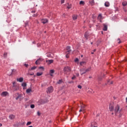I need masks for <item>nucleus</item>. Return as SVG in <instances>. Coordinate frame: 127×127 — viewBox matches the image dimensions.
Here are the masks:
<instances>
[{"label":"nucleus","instance_id":"51","mask_svg":"<svg viewBox=\"0 0 127 127\" xmlns=\"http://www.w3.org/2000/svg\"><path fill=\"white\" fill-rule=\"evenodd\" d=\"M51 56V55H50V54L47 55L48 57H50Z\"/></svg>","mask_w":127,"mask_h":127},{"label":"nucleus","instance_id":"39","mask_svg":"<svg viewBox=\"0 0 127 127\" xmlns=\"http://www.w3.org/2000/svg\"><path fill=\"white\" fill-rule=\"evenodd\" d=\"M74 61L75 62H78L79 61V59H78V58H76Z\"/></svg>","mask_w":127,"mask_h":127},{"label":"nucleus","instance_id":"4","mask_svg":"<svg viewBox=\"0 0 127 127\" xmlns=\"http://www.w3.org/2000/svg\"><path fill=\"white\" fill-rule=\"evenodd\" d=\"M16 95H18L16 97V100H18L19 99V101H21L23 99V97H22V94H19L18 93H16Z\"/></svg>","mask_w":127,"mask_h":127},{"label":"nucleus","instance_id":"44","mask_svg":"<svg viewBox=\"0 0 127 127\" xmlns=\"http://www.w3.org/2000/svg\"><path fill=\"white\" fill-rule=\"evenodd\" d=\"M27 75H29V73H28L27 74ZM30 76H32V75H34V73H32L30 74Z\"/></svg>","mask_w":127,"mask_h":127},{"label":"nucleus","instance_id":"13","mask_svg":"<svg viewBox=\"0 0 127 127\" xmlns=\"http://www.w3.org/2000/svg\"><path fill=\"white\" fill-rule=\"evenodd\" d=\"M109 110L110 112H113L114 111V106L112 105L109 106Z\"/></svg>","mask_w":127,"mask_h":127},{"label":"nucleus","instance_id":"6","mask_svg":"<svg viewBox=\"0 0 127 127\" xmlns=\"http://www.w3.org/2000/svg\"><path fill=\"white\" fill-rule=\"evenodd\" d=\"M85 108H86V105L82 104L81 105V109L79 110V113L81 112L85 111Z\"/></svg>","mask_w":127,"mask_h":127},{"label":"nucleus","instance_id":"40","mask_svg":"<svg viewBox=\"0 0 127 127\" xmlns=\"http://www.w3.org/2000/svg\"><path fill=\"white\" fill-rule=\"evenodd\" d=\"M24 65L26 67V68L28 67V64H25Z\"/></svg>","mask_w":127,"mask_h":127},{"label":"nucleus","instance_id":"12","mask_svg":"<svg viewBox=\"0 0 127 127\" xmlns=\"http://www.w3.org/2000/svg\"><path fill=\"white\" fill-rule=\"evenodd\" d=\"M91 70V67H89L87 69H85L84 72H81L82 74H85V73H87V72H89V71Z\"/></svg>","mask_w":127,"mask_h":127},{"label":"nucleus","instance_id":"9","mask_svg":"<svg viewBox=\"0 0 127 127\" xmlns=\"http://www.w3.org/2000/svg\"><path fill=\"white\" fill-rule=\"evenodd\" d=\"M66 53H70V52L72 51L71 50V47L70 46H67L66 47Z\"/></svg>","mask_w":127,"mask_h":127},{"label":"nucleus","instance_id":"2","mask_svg":"<svg viewBox=\"0 0 127 127\" xmlns=\"http://www.w3.org/2000/svg\"><path fill=\"white\" fill-rule=\"evenodd\" d=\"M71 68L69 66H65L64 68V74H68L71 72Z\"/></svg>","mask_w":127,"mask_h":127},{"label":"nucleus","instance_id":"60","mask_svg":"<svg viewBox=\"0 0 127 127\" xmlns=\"http://www.w3.org/2000/svg\"><path fill=\"white\" fill-rule=\"evenodd\" d=\"M95 51H96V50H94V52H95Z\"/></svg>","mask_w":127,"mask_h":127},{"label":"nucleus","instance_id":"43","mask_svg":"<svg viewBox=\"0 0 127 127\" xmlns=\"http://www.w3.org/2000/svg\"><path fill=\"white\" fill-rule=\"evenodd\" d=\"M37 115L39 116V117H40V112H39V111L37 112Z\"/></svg>","mask_w":127,"mask_h":127},{"label":"nucleus","instance_id":"32","mask_svg":"<svg viewBox=\"0 0 127 127\" xmlns=\"http://www.w3.org/2000/svg\"><path fill=\"white\" fill-rule=\"evenodd\" d=\"M35 107V106L34 104H32L30 106V107L31 109H34V107Z\"/></svg>","mask_w":127,"mask_h":127},{"label":"nucleus","instance_id":"21","mask_svg":"<svg viewBox=\"0 0 127 127\" xmlns=\"http://www.w3.org/2000/svg\"><path fill=\"white\" fill-rule=\"evenodd\" d=\"M47 62L49 63V64H51V63H53V60H48Z\"/></svg>","mask_w":127,"mask_h":127},{"label":"nucleus","instance_id":"20","mask_svg":"<svg viewBox=\"0 0 127 127\" xmlns=\"http://www.w3.org/2000/svg\"><path fill=\"white\" fill-rule=\"evenodd\" d=\"M17 81H18V82H23V78L22 77H20L19 79H17Z\"/></svg>","mask_w":127,"mask_h":127},{"label":"nucleus","instance_id":"49","mask_svg":"<svg viewBox=\"0 0 127 127\" xmlns=\"http://www.w3.org/2000/svg\"><path fill=\"white\" fill-rule=\"evenodd\" d=\"M76 75L77 77H78V76H79V73H76Z\"/></svg>","mask_w":127,"mask_h":127},{"label":"nucleus","instance_id":"11","mask_svg":"<svg viewBox=\"0 0 127 127\" xmlns=\"http://www.w3.org/2000/svg\"><path fill=\"white\" fill-rule=\"evenodd\" d=\"M9 118L10 120H14V119H15V116L14 115H10L9 116Z\"/></svg>","mask_w":127,"mask_h":127},{"label":"nucleus","instance_id":"33","mask_svg":"<svg viewBox=\"0 0 127 127\" xmlns=\"http://www.w3.org/2000/svg\"><path fill=\"white\" fill-rule=\"evenodd\" d=\"M39 102L40 105H42V104H43V100H40Z\"/></svg>","mask_w":127,"mask_h":127},{"label":"nucleus","instance_id":"34","mask_svg":"<svg viewBox=\"0 0 127 127\" xmlns=\"http://www.w3.org/2000/svg\"><path fill=\"white\" fill-rule=\"evenodd\" d=\"M36 69V66H33L31 68V70H35Z\"/></svg>","mask_w":127,"mask_h":127},{"label":"nucleus","instance_id":"7","mask_svg":"<svg viewBox=\"0 0 127 127\" xmlns=\"http://www.w3.org/2000/svg\"><path fill=\"white\" fill-rule=\"evenodd\" d=\"M8 95V93L6 91H4L2 93H1L0 96L1 97H6Z\"/></svg>","mask_w":127,"mask_h":127},{"label":"nucleus","instance_id":"55","mask_svg":"<svg viewBox=\"0 0 127 127\" xmlns=\"http://www.w3.org/2000/svg\"><path fill=\"white\" fill-rule=\"evenodd\" d=\"M28 127H33L32 126H29Z\"/></svg>","mask_w":127,"mask_h":127},{"label":"nucleus","instance_id":"18","mask_svg":"<svg viewBox=\"0 0 127 127\" xmlns=\"http://www.w3.org/2000/svg\"><path fill=\"white\" fill-rule=\"evenodd\" d=\"M104 5H105V6H106V7L110 6V2H109L108 1L105 2Z\"/></svg>","mask_w":127,"mask_h":127},{"label":"nucleus","instance_id":"23","mask_svg":"<svg viewBox=\"0 0 127 127\" xmlns=\"http://www.w3.org/2000/svg\"><path fill=\"white\" fill-rule=\"evenodd\" d=\"M122 4H123V5H124V6H126V5H127V2L125 1L123 2Z\"/></svg>","mask_w":127,"mask_h":127},{"label":"nucleus","instance_id":"3","mask_svg":"<svg viewBox=\"0 0 127 127\" xmlns=\"http://www.w3.org/2000/svg\"><path fill=\"white\" fill-rule=\"evenodd\" d=\"M12 89L14 91H17V90H18V86L16 85L15 82H13Z\"/></svg>","mask_w":127,"mask_h":127},{"label":"nucleus","instance_id":"16","mask_svg":"<svg viewBox=\"0 0 127 127\" xmlns=\"http://www.w3.org/2000/svg\"><path fill=\"white\" fill-rule=\"evenodd\" d=\"M78 17V16L77 15H72V19L73 20H76Z\"/></svg>","mask_w":127,"mask_h":127},{"label":"nucleus","instance_id":"29","mask_svg":"<svg viewBox=\"0 0 127 127\" xmlns=\"http://www.w3.org/2000/svg\"><path fill=\"white\" fill-rule=\"evenodd\" d=\"M79 3L80 4H82V5H84V4H85V2H84L83 1H80Z\"/></svg>","mask_w":127,"mask_h":127},{"label":"nucleus","instance_id":"59","mask_svg":"<svg viewBox=\"0 0 127 127\" xmlns=\"http://www.w3.org/2000/svg\"><path fill=\"white\" fill-rule=\"evenodd\" d=\"M91 44H93V42H91Z\"/></svg>","mask_w":127,"mask_h":127},{"label":"nucleus","instance_id":"57","mask_svg":"<svg viewBox=\"0 0 127 127\" xmlns=\"http://www.w3.org/2000/svg\"><path fill=\"white\" fill-rule=\"evenodd\" d=\"M81 57H83V55H81Z\"/></svg>","mask_w":127,"mask_h":127},{"label":"nucleus","instance_id":"46","mask_svg":"<svg viewBox=\"0 0 127 127\" xmlns=\"http://www.w3.org/2000/svg\"><path fill=\"white\" fill-rule=\"evenodd\" d=\"M31 12H32V13H35L36 11L35 10H33V11H31Z\"/></svg>","mask_w":127,"mask_h":127},{"label":"nucleus","instance_id":"50","mask_svg":"<svg viewBox=\"0 0 127 127\" xmlns=\"http://www.w3.org/2000/svg\"><path fill=\"white\" fill-rule=\"evenodd\" d=\"M113 83H114V82L111 81L110 82V84H111L112 85V84H113Z\"/></svg>","mask_w":127,"mask_h":127},{"label":"nucleus","instance_id":"14","mask_svg":"<svg viewBox=\"0 0 127 127\" xmlns=\"http://www.w3.org/2000/svg\"><path fill=\"white\" fill-rule=\"evenodd\" d=\"M103 30L104 31H107L108 30V26L107 25L104 24Z\"/></svg>","mask_w":127,"mask_h":127},{"label":"nucleus","instance_id":"54","mask_svg":"<svg viewBox=\"0 0 127 127\" xmlns=\"http://www.w3.org/2000/svg\"><path fill=\"white\" fill-rule=\"evenodd\" d=\"M2 126V124L0 123V127H1Z\"/></svg>","mask_w":127,"mask_h":127},{"label":"nucleus","instance_id":"47","mask_svg":"<svg viewBox=\"0 0 127 127\" xmlns=\"http://www.w3.org/2000/svg\"><path fill=\"white\" fill-rule=\"evenodd\" d=\"M124 20H125V21H127V17H126Z\"/></svg>","mask_w":127,"mask_h":127},{"label":"nucleus","instance_id":"30","mask_svg":"<svg viewBox=\"0 0 127 127\" xmlns=\"http://www.w3.org/2000/svg\"><path fill=\"white\" fill-rule=\"evenodd\" d=\"M3 55L4 58H6V57H7V53H4Z\"/></svg>","mask_w":127,"mask_h":127},{"label":"nucleus","instance_id":"5","mask_svg":"<svg viewBox=\"0 0 127 127\" xmlns=\"http://www.w3.org/2000/svg\"><path fill=\"white\" fill-rule=\"evenodd\" d=\"M52 92H53V87L52 86L48 87L47 90V94H50Z\"/></svg>","mask_w":127,"mask_h":127},{"label":"nucleus","instance_id":"38","mask_svg":"<svg viewBox=\"0 0 127 127\" xmlns=\"http://www.w3.org/2000/svg\"><path fill=\"white\" fill-rule=\"evenodd\" d=\"M72 80H74V79H76V76L73 75V77L71 78Z\"/></svg>","mask_w":127,"mask_h":127},{"label":"nucleus","instance_id":"24","mask_svg":"<svg viewBox=\"0 0 127 127\" xmlns=\"http://www.w3.org/2000/svg\"><path fill=\"white\" fill-rule=\"evenodd\" d=\"M96 126V122H93L91 123V127L95 126Z\"/></svg>","mask_w":127,"mask_h":127},{"label":"nucleus","instance_id":"25","mask_svg":"<svg viewBox=\"0 0 127 127\" xmlns=\"http://www.w3.org/2000/svg\"><path fill=\"white\" fill-rule=\"evenodd\" d=\"M84 64H86V62H81L80 63V65L81 66H83V65H84Z\"/></svg>","mask_w":127,"mask_h":127},{"label":"nucleus","instance_id":"22","mask_svg":"<svg viewBox=\"0 0 127 127\" xmlns=\"http://www.w3.org/2000/svg\"><path fill=\"white\" fill-rule=\"evenodd\" d=\"M31 91H32L31 89L29 88V89L26 90V93H29L30 92H31Z\"/></svg>","mask_w":127,"mask_h":127},{"label":"nucleus","instance_id":"45","mask_svg":"<svg viewBox=\"0 0 127 127\" xmlns=\"http://www.w3.org/2000/svg\"><path fill=\"white\" fill-rule=\"evenodd\" d=\"M65 0H61V3H64V1Z\"/></svg>","mask_w":127,"mask_h":127},{"label":"nucleus","instance_id":"10","mask_svg":"<svg viewBox=\"0 0 127 127\" xmlns=\"http://www.w3.org/2000/svg\"><path fill=\"white\" fill-rule=\"evenodd\" d=\"M41 21L42 23L45 24V23H47V22H48V20H47V19H42Z\"/></svg>","mask_w":127,"mask_h":127},{"label":"nucleus","instance_id":"19","mask_svg":"<svg viewBox=\"0 0 127 127\" xmlns=\"http://www.w3.org/2000/svg\"><path fill=\"white\" fill-rule=\"evenodd\" d=\"M86 70V69L84 68H82L81 69H80V74L81 75H83L84 73H84V72H85V71Z\"/></svg>","mask_w":127,"mask_h":127},{"label":"nucleus","instance_id":"27","mask_svg":"<svg viewBox=\"0 0 127 127\" xmlns=\"http://www.w3.org/2000/svg\"><path fill=\"white\" fill-rule=\"evenodd\" d=\"M42 72H37V76H41L42 75Z\"/></svg>","mask_w":127,"mask_h":127},{"label":"nucleus","instance_id":"31","mask_svg":"<svg viewBox=\"0 0 127 127\" xmlns=\"http://www.w3.org/2000/svg\"><path fill=\"white\" fill-rule=\"evenodd\" d=\"M98 19H101L102 18V14H100L99 15H98Z\"/></svg>","mask_w":127,"mask_h":127},{"label":"nucleus","instance_id":"37","mask_svg":"<svg viewBox=\"0 0 127 127\" xmlns=\"http://www.w3.org/2000/svg\"><path fill=\"white\" fill-rule=\"evenodd\" d=\"M31 124V122H28L27 124H26V126H30V125Z\"/></svg>","mask_w":127,"mask_h":127},{"label":"nucleus","instance_id":"62","mask_svg":"<svg viewBox=\"0 0 127 127\" xmlns=\"http://www.w3.org/2000/svg\"><path fill=\"white\" fill-rule=\"evenodd\" d=\"M112 115H114V113H112Z\"/></svg>","mask_w":127,"mask_h":127},{"label":"nucleus","instance_id":"61","mask_svg":"<svg viewBox=\"0 0 127 127\" xmlns=\"http://www.w3.org/2000/svg\"><path fill=\"white\" fill-rule=\"evenodd\" d=\"M91 54H94V53H91Z\"/></svg>","mask_w":127,"mask_h":127},{"label":"nucleus","instance_id":"36","mask_svg":"<svg viewBox=\"0 0 127 127\" xmlns=\"http://www.w3.org/2000/svg\"><path fill=\"white\" fill-rule=\"evenodd\" d=\"M66 53V55L65 56H66V58H69V53Z\"/></svg>","mask_w":127,"mask_h":127},{"label":"nucleus","instance_id":"41","mask_svg":"<svg viewBox=\"0 0 127 127\" xmlns=\"http://www.w3.org/2000/svg\"><path fill=\"white\" fill-rule=\"evenodd\" d=\"M77 87L78 88V89H82V86L81 85H78Z\"/></svg>","mask_w":127,"mask_h":127},{"label":"nucleus","instance_id":"53","mask_svg":"<svg viewBox=\"0 0 127 127\" xmlns=\"http://www.w3.org/2000/svg\"><path fill=\"white\" fill-rule=\"evenodd\" d=\"M12 72H15V70L14 69L12 70Z\"/></svg>","mask_w":127,"mask_h":127},{"label":"nucleus","instance_id":"48","mask_svg":"<svg viewBox=\"0 0 127 127\" xmlns=\"http://www.w3.org/2000/svg\"><path fill=\"white\" fill-rule=\"evenodd\" d=\"M70 8H71V6H69V5L67 6V8H68V9H70Z\"/></svg>","mask_w":127,"mask_h":127},{"label":"nucleus","instance_id":"26","mask_svg":"<svg viewBox=\"0 0 127 127\" xmlns=\"http://www.w3.org/2000/svg\"><path fill=\"white\" fill-rule=\"evenodd\" d=\"M62 82H63L62 79H60L57 82V84H62Z\"/></svg>","mask_w":127,"mask_h":127},{"label":"nucleus","instance_id":"8","mask_svg":"<svg viewBox=\"0 0 127 127\" xmlns=\"http://www.w3.org/2000/svg\"><path fill=\"white\" fill-rule=\"evenodd\" d=\"M41 61H43V60L41 58H40L36 61L35 64H36V65H39V64H40Z\"/></svg>","mask_w":127,"mask_h":127},{"label":"nucleus","instance_id":"15","mask_svg":"<svg viewBox=\"0 0 127 127\" xmlns=\"http://www.w3.org/2000/svg\"><path fill=\"white\" fill-rule=\"evenodd\" d=\"M84 37L86 38L87 40H88V37H89V33H88V32H86L85 33Z\"/></svg>","mask_w":127,"mask_h":127},{"label":"nucleus","instance_id":"42","mask_svg":"<svg viewBox=\"0 0 127 127\" xmlns=\"http://www.w3.org/2000/svg\"><path fill=\"white\" fill-rule=\"evenodd\" d=\"M33 17H36V16H37V14H34L33 15Z\"/></svg>","mask_w":127,"mask_h":127},{"label":"nucleus","instance_id":"35","mask_svg":"<svg viewBox=\"0 0 127 127\" xmlns=\"http://www.w3.org/2000/svg\"><path fill=\"white\" fill-rule=\"evenodd\" d=\"M117 41L118 42V43L120 44V43H121V39H120V38H118V40H117Z\"/></svg>","mask_w":127,"mask_h":127},{"label":"nucleus","instance_id":"56","mask_svg":"<svg viewBox=\"0 0 127 127\" xmlns=\"http://www.w3.org/2000/svg\"><path fill=\"white\" fill-rule=\"evenodd\" d=\"M126 103H127V97L126 98Z\"/></svg>","mask_w":127,"mask_h":127},{"label":"nucleus","instance_id":"28","mask_svg":"<svg viewBox=\"0 0 127 127\" xmlns=\"http://www.w3.org/2000/svg\"><path fill=\"white\" fill-rule=\"evenodd\" d=\"M22 87H26V83L23 82L22 83Z\"/></svg>","mask_w":127,"mask_h":127},{"label":"nucleus","instance_id":"17","mask_svg":"<svg viewBox=\"0 0 127 127\" xmlns=\"http://www.w3.org/2000/svg\"><path fill=\"white\" fill-rule=\"evenodd\" d=\"M50 76H53V74H54V69H51L50 70Z\"/></svg>","mask_w":127,"mask_h":127},{"label":"nucleus","instance_id":"1","mask_svg":"<svg viewBox=\"0 0 127 127\" xmlns=\"http://www.w3.org/2000/svg\"><path fill=\"white\" fill-rule=\"evenodd\" d=\"M122 109L120 107V105H118L117 106L115 107L114 112L116 116H118V115H119V117H122V114H121V113L122 112Z\"/></svg>","mask_w":127,"mask_h":127},{"label":"nucleus","instance_id":"58","mask_svg":"<svg viewBox=\"0 0 127 127\" xmlns=\"http://www.w3.org/2000/svg\"><path fill=\"white\" fill-rule=\"evenodd\" d=\"M108 84H109V83H110V80L108 81Z\"/></svg>","mask_w":127,"mask_h":127},{"label":"nucleus","instance_id":"52","mask_svg":"<svg viewBox=\"0 0 127 127\" xmlns=\"http://www.w3.org/2000/svg\"><path fill=\"white\" fill-rule=\"evenodd\" d=\"M39 69H43V66H41L39 67Z\"/></svg>","mask_w":127,"mask_h":127}]
</instances>
